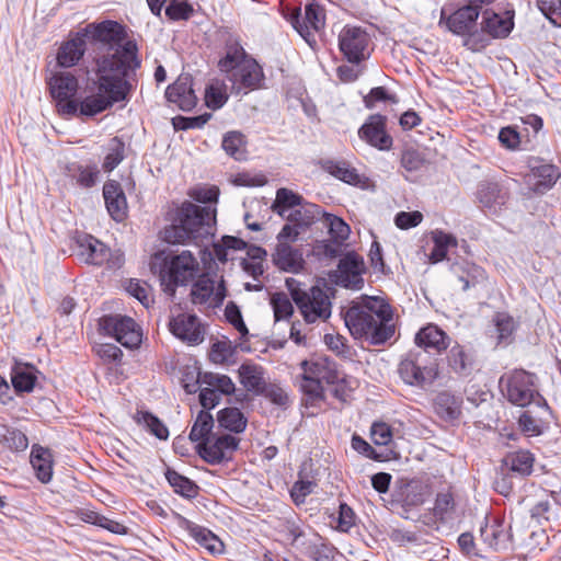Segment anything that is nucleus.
Instances as JSON below:
<instances>
[{"mask_svg":"<svg viewBox=\"0 0 561 561\" xmlns=\"http://www.w3.org/2000/svg\"><path fill=\"white\" fill-rule=\"evenodd\" d=\"M139 67L140 60L134 42L117 48L113 54L98 56L93 69L94 90L81 100L62 103L61 115L93 117L115 103L126 101L133 90L130 73Z\"/></svg>","mask_w":561,"mask_h":561,"instance_id":"1","label":"nucleus"},{"mask_svg":"<svg viewBox=\"0 0 561 561\" xmlns=\"http://www.w3.org/2000/svg\"><path fill=\"white\" fill-rule=\"evenodd\" d=\"M344 321L355 339H365L371 345H381L396 332L391 306L377 296H363L345 312Z\"/></svg>","mask_w":561,"mask_h":561,"instance_id":"2","label":"nucleus"},{"mask_svg":"<svg viewBox=\"0 0 561 561\" xmlns=\"http://www.w3.org/2000/svg\"><path fill=\"white\" fill-rule=\"evenodd\" d=\"M215 208L185 202L176 211L174 224L164 231L169 243L197 241L213 234Z\"/></svg>","mask_w":561,"mask_h":561,"instance_id":"3","label":"nucleus"},{"mask_svg":"<svg viewBox=\"0 0 561 561\" xmlns=\"http://www.w3.org/2000/svg\"><path fill=\"white\" fill-rule=\"evenodd\" d=\"M219 68L228 73L232 89L237 93L256 89L263 80L261 67L254 59L247 57L244 49L238 45L229 47L226 56L219 61Z\"/></svg>","mask_w":561,"mask_h":561,"instance_id":"4","label":"nucleus"},{"mask_svg":"<svg viewBox=\"0 0 561 561\" xmlns=\"http://www.w3.org/2000/svg\"><path fill=\"white\" fill-rule=\"evenodd\" d=\"M300 389L313 400L323 398L324 385H334L342 380L336 364L325 356H311L300 363Z\"/></svg>","mask_w":561,"mask_h":561,"instance_id":"5","label":"nucleus"},{"mask_svg":"<svg viewBox=\"0 0 561 561\" xmlns=\"http://www.w3.org/2000/svg\"><path fill=\"white\" fill-rule=\"evenodd\" d=\"M199 273V263L190 251H182L180 254L165 260L159 271L161 285L165 291L174 294L176 286H184L192 282Z\"/></svg>","mask_w":561,"mask_h":561,"instance_id":"6","label":"nucleus"},{"mask_svg":"<svg viewBox=\"0 0 561 561\" xmlns=\"http://www.w3.org/2000/svg\"><path fill=\"white\" fill-rule=\"evenodd\" d=\"M500 387L504 397L517 407H527L539 397L534 376L523 369H516L502 376Z\"/></svg>","mask_w":561,"mask_h":561,"instance_id":"7","label":"nucleus"},{"mask_svg":"<svg viewBox=\"0 0 561 561\" xmlns=\"http://www.w3.org/2000/svg\"><path fill=\"white\" fill-rule=\"evenodd\" d=\"M296 306L299 309L306 323L325 322L332 313V301L328 290L312 286L302 296L296 299Z\"/></svg>","mask_w":561,"mask_h":561,"instance_id":"8","label":"nucleus"},{"mask_svg":"<svg viewBox=\"0 0 561 561\" xmlns=\"http://www.w3.org/2000/svg\"><path fill=\"white\" fill-rule=\"evenodd\" d=\"M100 327L105 334L114 337L127 348L138 347L141 343L140 328L129 317L121 314L105 316L100 320Z\"/></svg>","mask_w":561,"mask_h":561,"instance_id":"9","label":"nucleus"},{"mask_svg":"<svg viewBox=\"0 0 561 561\" xmlns=\"http://www.w3.org/2000/svg\"><path fill=\"white\" fill-rule=\"evenodd\" d=\"M369 43L368 33L359 26L345 25L339 34L340 50L350 64H360L368 57Z\"/></svg>","mask_w":561,"mask_h":561,"instance_id":"10","label":"nucleus"},{"mask_svg":"<svg viewBox=\"0 0 561 561\" xmlns=\"http://www.w3.org/2000/svg\"><path fill=\"white\" fill-rule=\"evenodd\" d=\"M288 21L298 34L310 43L313 32L320 31L325 24V11L321 4L312 1L306 4L304 16L300 8H296L288 16Z\"/></svg>","mask_w":561,"mask_h":561,"instance_id":"11","label":"nucleus"},{"mask_svg":"<svg viewBox=\"0 0 561 561\" xmlns=\"http://www.w3.org/2000/svg\"><path fill=\"white\" fill-rule=\"evenodd\" d=\"M190 296L194 305L207 308L220 307L227 296L225 282L221 278L216 285L214 278L203 274L193 283Z\"/></svg>","mask_w":561,"mask_h":561,"instance_id":"12","label":"nucleus"},{"mask_svg":"<svg viewBox=\"0 0 561 561\" xmlns=\"http://www.w3.org/2000/svg\"><path fill=\"white\" fill-rule=\"evenodd\" d=\"M423 353L411 354L399 365V374L402 380L411 386H424L431 383L437 377L436 365H423Z\"/></svg>","mask_w":561,"mask_h":561,"instance_id":"13","label":"nucleus"},{"mask_svg":"<svg viewBox=\"0 0 561 561\" xmlns=\"http://www.w3.org/2000/svg\"><path fill=\"white\" fill-rule=\"evenodd\" d=\"M239 439L230 434L213 435L202 445H197L199 456L210 465H218L231 458Z\"/></svg>","mask_w":561,"mask_h":561,"instance_id":"14","label":"nucleus"},{"mask_svg":"<svg viewBox=\"0 0 561 561\" xmlns=\"http://www.w3.org/2000/svg\"><path fill=\"white\" fill-rule=\"evenodd\" d=\"M365 272V264L363 259L354 253L344 255L337 264V270L334 272V282L345 288L360 289L364 285L363 274Z\"/></svg>","mask_w":561,"mask_h":561,"instance_id":"15","label":"nucleus"},{"mask_svg":"<svg viewBox=\"0 0 561 561\" xmlns=\"http://www.w3.org/2000/svg\"><path fill=\"white\" fill-rule=\"evenodd\" d=\"M48 83L50 94L56 101L57 111L61 115L62 103L77 101L76 94L79 89L78 79L71 72L59 71L49 79Z\"/></svg>","mask_w":561,"mask_h":561,"instance_id":"16","label":"nucleus"},{"mask_svg":"<svg viewBox=\"0 0 561 561\" xmlns=\"http://www.w3.org/2000/svg\"><path fill=\"white\" fill-rule=\"evenodd\" d=\"M358 135L379 150H389L392 147V138L386 131V117L382 115L369 116L368 121L359 128Z\"/></svg>","mask_w":561,"mask_h":561,"instance_id":"17","label":"nucleus"},{"mask_svg":"<svg viewBox=\"0 0 561 561\" xmlns=\"http://www.w3.org/2000/svg\"><path fill=\"white\" fill-rule=\"evenodd\" d=\"M560 178L559 170L549 163H537L530 167L524 180L527 187L536 193H545L550 190Z\"/></svg>","mask_w":561,"mask_h":561,"instance_id":"18","label":"nucleus"},{"mask_svg":"<svg viewBox=\"0 0 561 561\" xmlns=\"http://www.w3.org/2000/svg\"><path fill=\"white\" fill-rule=\"evenodd\" d=\"M167 100L182 111H191L197 103L190 75H181L165 91Z\"/></svg>","mask_w":561,"mask_h":561,"instance_id":"19","label":"nucleus"},{"mask_svg":"<svg viewBox=\"0 0 561 561\" xmlns=\"http://www.w3.org/2000/svg\"><path fill=\"white\" fill-rule=\"evenodd\" d=\"M479 14L478 10L467 3L447 18H445L443 11L439 23H445L446 27L454 34L465 35L476 26Z\"/></svg>","mask_w":561,"mask_h":561,"instance_id":"20","label":"nucleus"},{"mask_svg":"<svg viewBox=\"0 0 561 561\" xmlns=\"http://www.w3.org/2000/svg\"><path fill=\"white\" fill-rule=\"evenodd\" d=\"M93 28V38L110 45L108 51L105 55L113 54L117 48L124 47L130 41L122 44L125 39L126 33L124 27L115 21H103L98 24L89 25Z\"/></svg>","mask_w":561,"mask_h":561,"instance_id":"21","label":"nucleus"},{"mask_svg":"<svg viewBox=\"0 0 561 561\" xmlns=\"http://www.w3.org/2000/svg\"><path fill=\"white\" fill-rule=\"evenodd\" d=\"M169 327L173 335L182 341L194 344L203 341L201 323L195 314L181 313L170 321Z\"/></svg>","mask_w":561,"mask_h":561,"instance_id":"22","label":"nucleus"},{"mask_svg":"<svg viewBox=\"0 0 561 561\" xmlns=\"http://www.w3.org/2000/svg\"><path fill=\"white\" fill-rule=\"evenodd\" d=\"M514 12L505 11L499 14L492 10L482 11V30L495 38L506 37L514 27Z\"/></svg>","mask_w":561,"mask_h":561,"instance_id":"23","label":"nucleus"},{"mask_svg":"<svg viewBox=\"0 0 561 561\" xmlns=\"http://www.w3.org/2000/svg\"><path fill=\"white\" fill-rule=\"evenodd\" d=\"M103 197L111 217L123 221L127 215V201L121 184L114 180L107 181L103 186Z\"/></svg>","mask_w":561,"mask_h":561,"instance_id":"24","label":"nucleus"},{"mask_svg":"<svg viewBox=\"0 0 561 561\" xmlns=\"http://www.w3.org/2000/svg\"><path fill=\"white\" fill-rule=\"evenodd\" d=\"M273 262L279 270L289 273H298L305 264L301 250L294 248L288 242L277 243L273 253Z\"/></svg>","mask_w":561,"mask_h":561,"instance_id":"25","label":"nucleus"},{"mask_svg":"<svg viewBox=\"0 0 561 561\" xmlns=\"http://www.w3.org/2000/svg\"><path fill=\"white\" fill-rule=\"evenodd\" d=\"M81 254L85 256V262L94 265H102L106 262L112 267L121 266L122 255L117 254L112 257L110 249L101 241L90 237L85 240V243L81 244Z\"/></svg>","mask_w":561,"mask_h":561,"instance_id":"26","label":"nucleus"},{"mask_svg":"<svg viewBox=\"0 0 561 561\" xmlns=\"http://www.w3.org/2000/svg\"><path fill=\"white\" fill-rule=\"evenodd\" d=\"M85 48L87 43L84 35L77 34L59 47L57 54L58 65L65 68L77 65L83 57Z\"/></svg>","mask_w":561,"mask_h":561,"instance_id":"27","label":"nucleus"},{"mask_svg":"<svg viewBox=\"0 0 561 561\" xmlns=\"http://www.w3.org/2000/svg\"><path fill=\"white\" fill-rule=\"evenodd\" d=\"M239 379L247 391L260 396L267 383L264 369L256 364H242L239 369Z\"/></svg>","mask_w":561,"mask_h":561,"instance_id":"28","label":"nucleus"},{"mask_svg":"<svg viewBox=\"0 0 561 561\" xmlns=\"http://www.w3.org/2000/svg\"><path fill=\"white\" fill-rule=\"evenodd\" d=\"M31 463L37 479L43 483H48L53 478L54 459L48 448L33 446L31 453Z\"/></svg>","mask_w":561,"mask_h":561,"instance_id":"29","label":"nucleus"},{"mask_svg":"<svg viewBox=\"0 0 561 561\" xmlns=\"http://www.w3.org/2000/svg\"><path fill=\"white\" fill-rule=\"evenodd\" d=\"M323 210L320 206L312 203H301L296 208L291 209L286 218L289 222L295 224L300 229H306L316 221L321 220Z\"/></svg>","mask_w":561,"mask_h":561,"instance_id":"30","label":"nucleus"},{"mask_svg":"<svg viewBox=\"0 0 561 561\" xmlns=\"http://www.w3.org/2000/svg\"><path fill=\"white\" fill-rule=\"evenodd\" d=\"M448 340L446 333L433 324L421 329L415 336V343L419 346L433 348L437 352H442L448 347Z\"/></svg>","mask_w":561,"mask_h":561,"instance_id":"31","label":"nucleus"},{"mask_svg":"<svg viewBox=\"0 0 561 561\" xmlns=\"http://www.w3.org/2000/svg\"><path fill=\"white\" fill-rule=\"evenodd\" d=\"M68 176L75 181L77 185L83 188L93 187L100 175V170L96 164H82L72 163L67 168Z\"/></svg>","mask_w":561,"mask_h":561,"instance_id":"32","label":"nucleus"},{"mask_svg":"<svg viewBox=\"0 0 561 561\" xmlns=\"http://www.w3.org/2000/svg\"><path fill=\"white\" fill-rule=\"evenodd\" d=\"M11 381L16 392L32 391L36 381L35 368L26 364H15L11 370Z\"/></svg>","mask_w":561,"mask_h":561,"instance_id":"33","label":"nucleus"},{"mask_svg":"<svg viewBox=\"0 0 561 561\" xmlns=\"http://www.w3.org/2000/svg\"><path fill=\"white\" fill-rule=\"evenodd\" d=\"M481 538L494 549H504L510 542V534L502 523L494 522L480 529Z\"/></svg>","mask_w":561,"mask_h":561,"instance_id":"34","label":"nucleus"},{"mask_svg":"<svg viewBox=\"0 0 561 561\" xmlns=\"http://www.w3.org/2000/svg\"><path fill=\"white\" fill-rule=\"evenodd\" d=\"M480 203L488 208H496L506 203L507 192L497 183L482 184L478 192Z\"/></svg>","mask_w":561,"mask_h":561,"instance_id":"35","label":"nucleus"},{"mask_svg":"<svg viewBox=\"0 0 561 561\" xmlns=\"http://www.w3.org/2000/svg\"><path fill=\"white\" fill-rule=\"evenodd\" d=\"M447 360L453 371L460 376H467L472 370L473 359L459 344L450 347Z\"/></svg>","mask_w":561,"mask_h":561,"instance_id":"36","label":"nucleus"},{"mask_svg":"<svg viewBox=\"0 0 561 561\" xmlns=\"http://www.w3.org/2000/svg\"><path fill=\"white\" fill-rule=\"evenodd\" d=\"M135 422L144 430L154 435L159 439H167L169 437V430L164 423L156 415L148 411H137L134 415Z\"/></svg>","mask_w":561,"mask_h":561,"instance_id":"37","label":"nucleus"},{"mask_svg":"<svg viewBox=\"0 0 561 561\" xmlns=\"http://www.w3.org/2000/svg\"><path fill=\"white\" fill-rule=\"evenodd\" d=\"M323 169L347 184L358 185L360 183V175L357 173L356 169L352 168L345 161L328 160L323 163Z\"/></svg>","mask_w":561,"mask_h":561,"instance_id":"38","label":"nucleus"},{"mask_svg":"<svg viewBox=\"0 0 561 561\" xmlns=\"http://www.w3.org/2000/svg\"><path fill=\"white\" fill-rule=\"evenodd\" d=\"M198 380L203 386H209L216 390V392L220 394H232L236 390L234 382L227 375L218 374V373H201L198 375Z\"/></svg>","mask_w":561,"mask_h":561,"instance_id":"39","label":"nucleus"},{"mask_svg":"<svg viewBox=\"0 0 561 561\" xmlns=\"http://www.w3.org/2000/svg\"><path fill=\"white\" fill-rule=\"evenodd\" d=\"M214 424L213 415L209 412L201 411L190 432V439L202 445L203 442H206V439H209L214 435L211 433Z\"/></svg>","mask_w":561,"mask_h":561,"instance_id":"40","label":"nucleus"},{"mask_svg":"<svg viewBox=\"0 0 561 561\" xmlns=\"http://www.w3.org/2000/svg\"><path fill=\"white\" fill-rule=\"evenodd\" d=\"M80 518L84 523L99 526L113 534L124 535L127 533V527L125 525L116 520L110 519L92 510H82L80 512Z\"/></svg>","mask_w":561,"mask_h":561,"instance_id":"41","label":"nucleus"},{"mask_svg":"<svg viewBox=\"0 0 561 561\" xmlns=\"http://www.w3.org/2000/svg\"><path fill=\"white\" fill-rule=\"evenodd\" d=\"M218 423L230 432L241 433L247 427V419L237 408H226L218 412Z\"/></svg>","mask_w":561,"mask_h":561,"instance_id":"42","label":"nucleus"},{"mask_svg":"<svg viewBox=\"0 0 561 561\" xmlns=\"http://www.w3.org/2000/svg\"><path fill=\"white\" fill-rule=\"evenodd\" d=\"M302 203V197L288 188H279L272 209L283 218Z\"/></svg>","mask_w":561,"mask_h":561,"instance_id":"43","label":"nucleus"},{"mask_svg":"<svg viewBox=\"0 0 561 561\" xmlns=\"http://www.w3.org/2000/svg\"><path fill=\"white\" fill-rule=\"evenodd\" d=\"M431 234L434 248L430 254V260L432 263H437L446 257L448 248L456 247L457 241L455 237L442 230H434Z\"/></svg>","mask_w":561,"mask_h":561,"instance_id":"44","label":"nucleus"},{"mask_svg":"<svg viewBox=\"0 0 561 561\" xmlns=\"http://www.w3.org/2000/svg\"><path fill=\"white\" fill-rule=\"evenodd\" d=\"M228 101L227 85L222 80L214 79L205 89V103L209 108L218 110Z\"/></svg>","mask_w":561,"mask_h":561,"instance_id":"45","label":"nucleus"},{"mask_svg":"<svg viewBox=\"0 0 561 561\" xmlns=\"http://www.w3.org/2000/svg\"><path fill=\"white\" fill-rule=\"evenodd\" d=\"M504 462L511 471L524 477L531 473L534 457L529 451L519 450L508 454Z\"/></svg>","mask_w":561,"mask_h":561,"instance_id":"46","label":"nucleus"},{"mask_svg":"<svg viewBox=\"0 0 561 561\" xmlns=\"http://www.w3.org/2000/svg\"><path fill=\"white\" fill-rule=\"evenodd\" d=\"M191 534L193 538L205 549H207L210 553H220L224 550L222 541L214 535L210 530L194 526L191 528Z\"/></svg>","mask_w":561,"mask_h":561,"instance_id":"47","label":"nucleus"},{"mask_svg":"<svg viewBox=\"0 0 561 561\" xmlns=\"http://www.w3.org/2000/svg\"><path fill=\"white\" fill-rule=\"evenodd\" d=\"M328 228L331 238L336 242L345 241L350 236L348 225L340 217L323 211L321 220Z\"/></svg>","mask_w":561,"mask_h":561,"instance_id":"48","label":"nucleus"},{"mask_svg":"<svg viewBox=\"0 0 561 561\" xmlns=\"http://www.w3.org/2000/svg\"><path fill=\"white\" fill-rule=\"evenodd\" d=\"M124 142L118 138H112L107 145V152L104 157L102 169L105 172L113 171L124 159Z\"/></svg>","mask_w":561,"mask_h":561,"instance_id":"49","label":"nucleus"},{"mask_svg":"<svg viewBox=\"0 0 561 561\" xmlns=\"http://www.w3.org/2000/svg\"><path fill=\"white\" fill-rule=\"evenodd\" d=\"M222 149L236 160H242L245 153V141L244 137L239 131H230L224 136Z\"/></svg>","mask_w":561,"mask_h":561,"instance_id":"50","label":"nucleus"},{"mask_svg":"<svg viewBox=\"0 0 561 561\" xmlns=\"http://www.w3.org/2000/svg\"><path fill=\"white\" fill-rule=\"evenodd\" d=\"M165 478L170 485L174 489V492L186 497L195 496L197 486L186 477L181 476L174 470H168Z\"/></svg>","mask_w":561,"mask_h":561,"instance_id":"51","label":"nucleus"},{"mask_svg":"<svg viewBox=\"0 0 561 561\" xmlns=\"http://www.w3.org/2000/svg\"><path fill=\"white\" fill-rule=\"evenodd\" d=\"M492 321L497 333L499 342H508L517 327L514 318L505 312H499L493 317Z\"/></svg>","mask_w":561,"mask_h":561,"instance_id":"52","label":"nucleus"},{"mask_svg":"<svg viewBox=\"0 0 561 561\" xmlns=\"http://www.w3.org/2000/svg\"><path fill=\"white\" fill-rule=\"evenodd\" d=\"M275 321L288 320L294 313L290 299L284 293H275L271 297Z\"/></svg>","mask_w":561,"mask_h":561,"instance_id":"53","label":"nucleus"},{"mask_svg":"<svg viewBox=\"0 0 561 561\" xmlns=\"http://www.w3.org/2000/svg\"><path fill=\"white\" fill-rule=\"evenodd\" d=\"M537 7L553 26H561V0H537Z\"/></svg>","mask_w":561,"mask_h":561,"instance_id":"54","label":"nucleus"},{"mask_svg":"<svg viewBox=\"0 0 561 561\" xmlns=\"http://www.w3.org/2000/svg\"><path fill=\"white\" fill-rule=\"evenodd\" d=\"M3 443L13 450H24L27 448L28 442L24 433L15 428H3V433L0 434Z\"/></svg>","mask_w":561,"mask_h":561,"instance_id":"55","label":"nucleus"},{"mask_svg":"<svg viewBox=\"0 0 561 561\" xmlns=\"http://www.w3.org/2000/svg\"><path fill=\"white\" fill-rule=\"evenodd\" d=\"M194 10L186 1L171 0L165 8V14L171 20H188Z\"/></svg>","mask_w":561,"mask_h":561,"instance_id":"56","label":"nucleus"},{"mask_svg":"<svg viewBox=\"0 0 561 561\" xmlns=\"http://www.w3.org/2000/svg\"><path fill=\"white\" fill-rule=\"evenodd\" d=\"M225 317H226L227 321L230 324H232L234 327V329L242 336L248 335L249 331H248L247 325L242 319L241 311L234 302H232V301L228 302V305L226 306V309H225Z\"/></svg>","mask_w":561,"mask_h":561,"instance_id":"57","label":"nucleus"},{"mask_svg":"<svg viewBox=\"0 0 561 561\" xmlns=\"http://www.w3.org/2000/svg\"><path fill=\"white\" fill-rule=\"evenodd\" d=\"M371 439L376 445L386 446L392 440V430L383 422H375L370 430Z\"/></svg>","mask_w":561,"mask_h":561,"instance_id":"58","label":"nucleus"},{"mask_svg":"<svg viewBox=\"0 0 561 561\" xmlns=\"http://www.w3.org/2000/svg\"><path fill=\"white\" fill-rule=\"evenodd\" d=\"M423 220V215L419 210L400 211L394 217V224L399 229L407 230L419 226Z\"/></svg>","mask_w":561,"mask_h":561,"instance_id":"59","label":"nucleus"},{"mask_svg":"<svg viewBox=\"0 0 561 561\" xmlns=\"http://www.w3.org/2000/svg\"><path fill=\"white\" fill-rule=\"evenodd\" d=\"M126 290L128 294L137 298L145 307H148L150 302H152L147 284H141L137 279H129Z\"/></svg>","mask_w":561,"mask_h":561,"instance_id":"60","label":"nucleus"},{"mask_svg":"<svg viewBox=\"0 0 561 561\" xmlns=\"http://www.w3.org/2000/svg\"><path fill=\"white\" fill-rule=\"evenodd\" d=\"M424 159L422 154L414 149H407L401 156V165L408 172H415L422 169L424 165Z\"/></svg>","mask_w":561,"mask_h":561,"instance_id":"61","label":"nucleus"},{"mask_svg":"<svg viewBox=\"0 0 561 561\" xmlns=\"http://www.w3.org/2000/svg\"><path fill=\"white\" fill-rule=\"evenodd\" d=\"M324 343L329 350L342 357H348L351 352L346 339L340 334H325Z\"/></svg>","mask_w":561,"mask_h":561,"instance_id":"62","label":"nucleus"},{"mask_svg":"<svg viewBox=\"0 0 561 561\" xmlns=\"http://www.w3.org/2000/svg\"><path fill=\"white\" fill-rule=\"evenodd\" d=\"M455 507V501L449 492L438 493L435 500L434 514L444 518V516L450 513Z\"/></svg>","mask_w":561,"mask_h":561,"instance_id":"63","label":"nucleus"},{"mask_svg":"<svg viewBox=\"0 0 561 561\" xmlns=\"http://www.w3.org/2000/svg\"><path fill=\"white\" fill-rule=\"evenodd\" d=\"M313 482L299 480L293 485L290 496L297 505L302 504L306 496L313 491Z\"/></svg>","mask_w":561,"mask_h":561,"instance_id":"64","label":"nucleus"}]
</instances>
